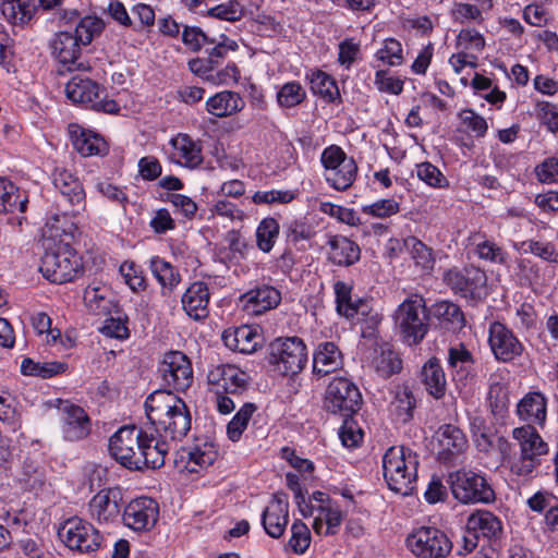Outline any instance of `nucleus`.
Returning a JSON list of instances; mask_svg holds the SVG:
<instances>
[{"mask_svg": "<svg viewBox=\"0 0 558 558\" xmlns=\"http://www.w3.org/2000/svg\"><path fill=\"white\" fill-rule=\"evenodd\" d=\"M361 404L362 395L350 379L338 377L328 385L325 405L329 412L350 416L360 410Z\"/></svg>", "mask_w": 558, "mask_h": 558, "instance_id": "11", "label": "nucleus"}, {"mask_svg": "<svg viewBox=\"0 0 558 558\" xmlns=\"http://www.w3.org/2000/svg\"><path fill=\"white\" fill-rule=\"evenodd\" d=\"M415 407L416 400L412 390L408 386H399L389 407L396 421L407 423L412 420Z\"/></svg>", "mask_w": 558, "mask_h": 558, "instance_id": "37", "label": "nucleus"}, {"mask_svg": "<svg viewBox=\"0 0 558 558\" xmlns=\"http://www.w3.org/2000/svg\"><path fill=\"white\" fill-rule=\"evenodd\" d=\"M374 365L376 372L383 378H388L402 368L399 355L390 349H381L380 353L374 359Z\"/></svg>", "mask_w": 558, "mask_h": 558, "instance_id": "45", "label": "nucleus"}, {"mask_svg": "<svg viewBox=\"0 0 558 558\" xmlns=\"http://www.w3.org/2000/svg\"><path fill=\"white\" fill-rule=\"evenodd\" d=\"M123 495L120 488L99 490L88 502V512L98 523H110L118 520L123 507Z\"/></svg>", "mask_w": 558, "mask_h": 558, "instance_id": "18", "label": "nucleus"}, {"mask_svg": "<svg viewBox=\"0 0 558 558\" xmlns=\"http://www.w3.org/2000/svg\"><path fill=\"white\" fill-rule=\"evenodd\" d=\"M142 429L136 426H123L119 428L109 439L110 454L121 465L129 470H137V457L140 451H132L134 446H138Z\"/></svg>", "mask_w": 558, "mask_h": 558, "instance_id": "15", "label": "nucleus"}, {"mask_svg": "<svg viewBox=\"0 0 558 558\" xmlns=\"http://www.w3.org/2000/svg\"><path fill=\"white\" fill-rule=\"evenodd\" d=\"M317 511L326 522L325 535H333L342 522V512L339 507L331 505L318 506Z\"/></svg>", "mask_w": 558, "mask_h": 558, "instance_id": "60", "label": "nucleus"}, {"mask_svg": "<svg viewBox=\"0 0 558 558\" xmlns=\"http://www.w3.org/2000/svg\"><path fill=\"white\" fill-rule=\"evenodd\" d=\"M474 357L470 350L462 343H456L449 347L447 355V366L454 381L465 379L473 365Z\"/></svg>", "mask_w": 558, "mask_h": 558, "instance_id": "33", "label": "nucleus"}, {"mask_svg": "<svg viewBox=\"0 0 558 558\" xmlns=\"http://www.w3.org/2000/svg\"><path fill=\"white\" fill-rule=\"evenodd\" d=\"M502 531L501 521L488 510H477L466 521V532L486 539L497 538Z\"/></svg>", "mask_w": 558, "mask_h": 558, "instance_id": "30", "label": "nucleus"}, {"mask_svg": "<svg viewBox=\"0 0 558 558\" xmlns=\"http://www.w3.org/2000/svg\"><path fill=\"white\" fill-rule=\"evenodd\" d=\"M416 453L403 446L390 447L383 457L384 477L388 487L398 494L413 493L417 477Z\"/></svg>", "mask_w": 558, "mask_h": 558, "instance_id": "3", "label": "nucleus"}, {"mask_svg": "<svg viewBox=\"0 0 558 558\" xmlns=\"http://www.w3.org/2000/svg\"><path fill=\"white\" fill-rule=\"evenodd\" d=\"M311 88L314 94L332 101L339 96L338 86L335 80L327 73L317 71L311 76Z\"/></svg>", "mask_w": 558, "mask_h": 558, "instance_id": "48", "label": "nucleus"}, {"mask_svg": "<svg viewBox=\"0 0 558 558\" xmlns=\"http://www.w3.org/2000/svg\"><path fill=\"white\" fill-rule=\"evenodd\" d=\"M434 315L450 324L452 329H460L464 326V315L460 307L451 302L441 301L435 304Z\"/></svg>", "mask_w": 558, "mask_h": 558, "instance_id": "49", "label": "nucleus"}, {"mask_svg": "<svg viewBox=\"0 0 558 558\" xmlns=\"http://www.w3.org/2000/svg\"><path fill=\"white\" fill-rule=\"evenodd\" d=\"M438 451V460L444 463H450L460 456L468 446L463 432L451 424L439 427L436 433Z\"/></svg>", "mask_w": 558, "mask_h": 558, "instance_id": "21", "label": "nucleus"}, {"mask_svg": "<svg viewBox=\"0 0 558 558\" xmlns=\"http://www.w3.org/2000/svg\"><path fill=\"white\" fill-rule=\"evenodd\" d=\"M411 242V255L415 260V264L424 270H432L434 268L435 259L433 257L432 250L427 247L422 241L412 238Z\"/></svg>", "mask_w": 558, "mask_h": 558, "instance_id": "53", "label": "nucleus"}, {"mask_svg": "<svg viewBox=\"0 0 558 558\" xmlns=\"http://www.w3.org/2000/svg\"><path fill=\"white\" fill-rule=\"evenodd\" d=\"M145 412L156 430H162L163 435H161L162 439H156L154 435L144 437L143 451L138 453L136 471L161 468L169 451L167 439H181L191 429L189 408L181 398L169 389H159L151 392L146 398Z\"/></svg>", "mask_w": 558, "mask_h": 558, "instance_id": "1", "label": "nucleus"}, {"mask_svg": "<svg viewBox=\"0 0 558 558\" xmlns=\"http://www.w3.org/2000/svg\"><path fill=\"white\" fill-rule=\"evenodd\" d=\"M268 362L281 375H296L306 365V345L299 337L277 338L268 345Z\"/></svg>", "mask_w": 558, "mask_h": 558, "instance_id": "5", "label": "nucleus"}, {"mask_svg": "<svg viewBox=\"0 0 558 558\" xmlns=\"http://www.w3.org/2000/svg\"><path fill=\"white\" fill-rule=\"evenodd\" d=\"M59 411L62 414V435L66 441H80L89 435L92 423L83 408L61 401Z\"/></svg>", "mask_w": 558, "mask_h": 558, "instance_id": "19", "label": "nucleus"}, {"mask_svg": "<svg viewBox=\"0 0 558 558\" xmlns=\"http://www.w3.org/2000/svg\"><path fill=\"white\" fill-rule=\"evenodd\" d=\"M150 270L165 289L172 290L180 282L179 272L170 263L159 257L151 258Z\"/></svg>", "mask_w": 558, "mask_h": 558, "instance_id": "42", "label": "nucleus"}, {"mask_svg": "<svg viewBox=\"0 0 558 558\" xmlns=\"http://www.w3.org/2000/svg\"><path fill=\"white\" fill-rule=\"evenodd\" d=\"M289 523V502L284 494L277 493L262 514L265 532L272 538L283 535Z\"/></svg>", "mask_w": 558, "mask_h": 558, "instance_id": "20", "label": "nucleus"}, {"mask_svg": "<svg viewBox=\"0 0 558 558\" xmlns=\"http://www.w3.org/2000/svg\"><path fill=\"white\" fill-rule=\"evenodd\" d=\"M1 12L12 24L25 23L31 20L32 16L29 5L22 0H3Z\"/></svg>", "mask_w": 558, "mask_h": 558, "instance_id": "50", "label": "nucleus"}, {"mask_svg": "<svg viewBox=\"0 0 558 558\" xmlns=\"http://www.w3.org/2000/svg\"><path fill=\"white\" fill-rule=\"evenodd\" d=\"M182 306L185 313L196 320L208 315L209 290L202 281L193 282L182 295Z\"/></svg>", "mask_w": 558, "mask_h": 558, "instance_id": "28", "label": "nucleus"}, {"mask_svg": "<svg viewBox=\"0 0 558 558\" xmlns=\"http://www.w3.org/2000/svg\"><path fill=\"white\" fill-rule=\"evenodd\" d=\"M84 303L90 313L98 316L109 315L114 306L109 289L93 284L84 291Z\"/></svg>", "mask_w": 558, "mask_h": 558, "instance_id": "36", "label": "nucleus"}, {"mask_svg": "<svg viewBox=\"0 0 558 558\" xmlns=\"http://www.w3.org/2000/svg\"><path fill=\"white\" fill-rule=\"evenodd\" d=\"M512 438L518 441L520 454L508 460L511 474L523 480L533 478L541 458L548 453L547 442L530 424L513 428Z\"/></svg>", "mask_w": 558, "mask_h": 558, "instance_id": "4", "label": "nucleus"}, {"mask_svg": "<svg viewBox=\"0 0 558 558\" xmlns=\"http://www.w3.org/2000/svg\"><path fill=\"white\" fill-rule=\"evenodd\" d=\"M538 180L543 183H554L558 181V159L548 158L535 169Z\"/></svg>", "mask_w": 558, "mask_h": 558, "instance_id": "64", "label": "nucleus"}, {"mask_svg": "<svg viewBox=\"0 0 558 558\" xmlns=\"http://www.w3.org/2000/svg\"><path fill=\"white\" fill-rule=\"evenodd\" d=\"M72 234L60 230L56 226H47L44 231L41 257L39 270L53 283H65L74 280L83 274L82 258L71 246Z\"/></svg>", "mask_w": 558, "mask_h": 558, "instance_id": "2", "label": "nucleus"}, {"mask_svg": "<svg viewBox=\"0 0 558 558\" xmlns=\"http://www.w3.org/2000/svg\"><path fill=\"white\" fill-rule=\"evenodd\" d=\"M0 421L12 432L21 426V416L16 411L15 401L3 389L0 390Z\"/></svg>", "mask_w": 558, "mask_h": 558, "instance_id": "47", "label": "nucleus"}, {"mask_svg": "<svg viewBox=\"0 0 558 558\" xmlns=\"http://www.w3.org/2000/svg\"><path fill=\"white\" fill-rule=\"evenodd\" d=\"M306 98V92L298 82L283 84L277 93V102L281 108H294Z\"/></svg>", "mask_w": 558, "mask_h": 558, "instance_id": "43", "label": "nucleus"}, {"mask_svg": "<svg viewBox=\"0 0 558 558\" xmlns=\"http://www.w3.org/2000/svg\"><path fill=\"white\" fill-rule=\"evenodd\" d=\"M449 483L453 497L462 504H490L496 499L486 477L471 470L451 473Z\"/></svg>", "mask_w": 558, "mask_h": 558, "instance_id": "8", "label": "nucleus"}, {"mask_svg": "<svg viewBox=\"0 0 558 558\" xmlns=\"http://www.w3.org/2000/svg\"><path fill=\"white\" fill-rule=\"evenodd\" d=\"M159 506L148 497L136 498L125 506L122 519L124 524L137 532L149 531L157 523Z\"/></svg>", "mask_w": 558, "mask_h": 558, "instance_id": "16", "label": "nucleus"}, {"mask_svg": "<svg viewBox=\"0 0 558 558\" xmlns=\"http://www.w3.org/2000/svg\"><path fill=\"white\" fill-rule=\"evenodd\" d=\"M182 40L193 51H198L204 44L215 43V39H209L201 28L187 26L183 29Z\"/></svg>", "mask_w": 558, "mask_h": 558, "instance_id": "62", "label": "nucleus"}, {"mask_svg": "<svg viewBox=\"0 0 558 558\" xmlns=\"http://www.w3.org/2000/svg\"><path fill=\"white\" fill-rule=\"evenodd\" d=\"M245 106L240 94L223 90L209 97L206 101V110L217 118H226L241 111Z\"/></svg>", "mask_w": 558, "mask_h": 558, "instance_id": "32", "label": "nucleus"}, {"mask_svg": "<svg viewBox=\"0 0 558 558\" xmlns=\"http://www.w3.org/2000/svg\"><path fill=\"white\" fill-rule=\"evenodd\" d=\"M333 291L337 313L348 319L356 317L357 323H365L366 328L362 330V336H371L380 322L379 314L374 312L365 300H352L351 284L344 281H337L333 284Z\"/></svg>", "mask_w": 558, "mask_h": 558, "instance_id": "9", "label": "nucleus"}, {"mask_svg": "<svg viewBox=\"0 0 558 558\" xmlns=\"http://www.w3.org/2000/svg\"><path fill=\"white\" fill-rule=\"evenodd\" d=\"M278 235V221L270 217L263 219L256 229L257 247L264 253H269L274 247Z\"/></svg>", "mask_w": 558, "mask_h": 558, "instance_id": "41", "label": "nucleus"}, {"mask_svg": "<svg viewBox=\"0 0 558 558\" xmlns=\"http://www.w3.org/2000/svg\"><path fill=\"white\" fill-rule=\"evenodd\" d=\"M408 547L418 558H444L452 543L445 532L433 526H421L407 538Z\"/></svg>", "mask_w": 558, "mask_h": 558, "instance_id": "10", "label": "nucleus"}, {"mask_svg": "<svg viewBox=\"0 0 558 558\" xmlns=\"http://www.w3.org/2000/svg\"><path fill=\"white\" fill-rule=\"evenodd\" d=\"M68 132L74 148L84 157L105 155L108 150L107 143L98 134L83 129L76 123L68 126Z\"/></svg>", "mask_w": 558, "mask_h": 558, "instance_id": "24", "label": "nucleus"}, {"mask_svg": "<svg viewBox=\"0 0 558 558\" xmlns=\"http://www.w3.org/2000/svg\"><path fill=\"white\" fill-rule=\"evenodd\" d=\"M445 281L454 291L463 298L474 299L480 295V290L486 282V276L480 269H465L463 272L449 270L445 275Z\"/></svg>", "mask_w": 558, "mask_h": 558, "instance_id": "22", "label": "nucleus"}, {"mask_svg": "<svg viewBox=\"0 0 558 558\" xmlns=\"http://www.w3.org/2000/svg\"><path fill=\"white\" fill-rule=\"evenodd\" d=\"M422 380L430 396L441 399L446 395L447 379L440 361L430 357L422 368Z\"/></svg>", "mask_w": 558, "mask_h": 558, "instance_id": "35", "label": "nucleus"}, {"mask_svg": "<svg viewBox=\"0 0 558 558\" xmlns=\"http://www.w3.org/2000/svg\"><path fill=\"white\" fill-rule=\"evenodd\" d=\"M65 95L72 102L98 112L119 111V105L108 97L106 89L83 74H76L68 82Z\"/></svg>", "mask_w": 558, "mask_h": 558, "instance_id": "6", "label": "nucleus"}, {"mask_svg": "<svg viewBox=\"0 0 558 558\" xmlns=\"http://www.w3.org/2000/svg\"><path fill=\"white\" fill-rule=\"evenodd\" d=\"M427 311L421 295H411L404 300L395 313V323L405 342L417 344L427 330Z\"/></svg>", "mask_w": 558, "mask_h": 558, "instance_id": "7", "label": "nucleus"}, {"mask_svg": "<svg viewBox=\"0 0 558 558\" xmlns=\"http://www.w3.org/2000/svg\"><path fill=\"white\" fill-rule=\"evenodd\" d=\"M320 210L332 217H337L341 222L349 226H355L360 221V218L353 209L338 206L328 202L320 204Z\"/></svg>", "mask_w": 558, "mask_h": 558, "instance_id": "58", "label": "nucleus"}, {"mask_svg": "<svg viewBox=\"0 0 558 558\" xmlns=\"http://www.w3.org/2000/svg\"><path fill=\"white\" fill-rule=\"evenodd\" d=\"M291 536L288 541V547L296 555L304 554L311 545V531L301 520H295L290 529Z\"/></svg>", "mask_w": 558, "mask_h": 558, "instance_id": "44", "label": "nucleus"}, {"mask_svg": "<svg viewBox=\"0 0 558 558\" xmlns=\"http://www.w3.org/2000/svg\"><path fill=\"white\" fill-rule=\"evenodd\" d=\"M520 420L530 425H543L546 420V398L541 392H530L517 405Z\"/></svg>", "mask_w": 558, "mask_h": 558, "instance_id": "34", "label": "nucleus"}, {"mask_svg": "<svg viewBox=\"0 0 558 558\" xmlns=\"http://www.w3.org/2000/svg\"><path fill=\"white\" fill-rule=\"evenodd\" d=\"M328 259L337 266L349 267L360 260V246L347 236L332 235L328 240Z\"/></svg>", "mask_w": 558, "mask_h": 558, "instance_id": "29", "label": "nucleus"}, {"mask_svg": "<svg viewBox=\"0 0 558 558\" xmlns=\"http://www.w3.org/2000/svg\"><path fill=\"white\" fill-rule=\"evenodd\" d=\"M417 177L433 187H442L448 182L440 170L430 162H422L416 167Z\"/></svg>", "mask_w": 558, "mask_h": 558, "instance_id": "54", "label": "nucleus"}, {"mask_svg": "<svg viewBox=\"0 0 558 558\" xmlns=\"http://www.w3.org/2000/svg\"><path fill=\"white\" fill-rule=\"evenodd\" d=\"M476 253L480 258L489 260L492 263L505 264L507 253L492 241H483L476 245Z\"/></svg>", "mask_w": 558, "mask_h": 558, "instance_id": "59", "label": "nucleus"}, {"mask_svg": "<svg viewBox=\"0 0 558 558\" xmlns=\"http://www.w3.org/2000/svg\"><path fill=\"white\" fill-rule=\"evenodd\" d=\"M288 488L294 494L295 501L304 517L313 514L314 507L305 502V496L302 492L299 475L294 473L286 474Z\"/></svg>", "mask_w": 558, "mask_h": 558, "instance_id": "61", "label": "nucleus"}, {"mask_svg": "<svg viewBox=\"0 0 558 558\" xmlns=\"http://www.w3.org/2000/svg\"><path fill=\"white\" fill-rule=\"evenodd\" d=\"M362 210L376 218H388L399 213L400 205L393 198H385L363 206Z\"/></svg>", "mask_w": 558, "mask_h": 558, "instance_id": "52", "label": "nucleus"}, {"mask_svg": "<svg viewBox=\"0 0 558 558\" xmlns=\"http://www.w3.org/2000/svg\"><path fill=\"white\" fill-rule=\"evenodd\" d=\"M52 182L57 190L65 197V199L77 210L85 206V192L76 177L72 172L63 168H57L52 173Z\"/></svg>", "mask_w": 558, "mask_h": 558, "instance_id": "27", "label": "nucleus"}, {"mask_svg": "<svg viewBox=\"0 0 558 558\" xmlns=\"http://www.w3.org/2000/svg\"><path fill=\"white\" fill-rule=\"evenodd\" d=\"M158 372L168 387L186 390L193 383V368L189 357L180 351H169L158 367Z\"/></svg>", "mask_w": 558, "mask_h": 558, "instance_id": "13", "label": "nucleus"}, {"mask_svg": "<svg viewBox=\"0 0 558 558\" xmlns=\"http://www.w3.org/2000/svg\"><path fill=\"white\" fill-rule=\"evenodd\" d=\"M357 173V166L352 159L344 161L339 168L326 173V181L338 191H345L349 189Z\"/></svg>", "mask_w": 558, "mask_h": 558, "instance_id": "39", "label": "nucleus"}, {"mask_svg": "<svg viewBox=\"0 0 558 558\" xmlns=\"http://www.w3.org/2000/svg\"><path fill=\"white\" fill-rule=\"evenodd\" d=\"M256 409L257 408L254 403L247 402L242 405L234 417L229 422L227 426V434L232 441L240 439Z\"/></svg>", "mask_w": 558, "mask_h": 558, "instance_id": "46", "label": "nucleus"}, {"mask_svg": "<svg viewBox=\"0 0 558 558\" xmlns=\"http://www.w3.org/2000/svg\"><path fill=\"white\" fill-rule=\"evenodd\" d=\"M342 366V354L333 342L318 344L313 356V371L316 375L326 376Z\"/></svg>", "mask_w": 558, "mask_h": 558, "instance_id": "31", "label": "nucleus"}, {"mask_svg": "<svg viewBox=\"0 0 558 558\" xmlns=\"http://www.w3.org/2000/svg\"><path fill=\"white\" fill-rule=\"evenodd\" d=\"M488 342L495 357L504 363L513 361L524 350L513 331L499 322L490 324Z\"/></svg>", "mask_w": 558, "mask_h": 558, "instance_id": "17", "label": "nucleus"}, {"mask_svg": "<svg viewBox=\"0 0 558 558\" xmlns=\"http://www.w3.org/2000/svg\"><path fill=\"white\" fill-rule=\"evenodd\" d=\"M58 535L70 549L81 553L95 551L101 543L99 532L77 517L68 519L60 526Z\"/></svg>", "mask_w": 558, "mask_h": 558, "instance_id": "12", "label": "nucleus"}, {"mask_svg": "<svg viewBox=\"0 0 558 558\" xmlns=\"http://www.w3.org/2000/svg\"><path fill=\"white\" fill-rule=\"evenodd\" d=\"M294 198V194L290 191H257L252 199L255 204H271V203H290Z\"/></svg>", "mask_w": 558, "mask_h": 558, "instance_id": "63", "label": "nucleus"}, {"mask_svg": "<svg viewBox=\"0 0 558 558\" xmlns=\"http://www.w3.org/2000/svg\"><path fill=\"white\" fill-rule=\"evenodd\" d=\"M352 159L348 157L341 147L330 145L326 147L320 156V161L326 169L327 173L336 168H339L344 161Z\"/></svg>", "mask_w": 558, "mask_h": 558, "instance_id": "57", "label": "nucleus"}, {"mask_svg": "<svg viewBox=\"0 0 558 558\" xmlns=\"http://www.w3.org/2000/svg\"><path fill=\"white\" fill-rule=\"evenodd\" d=\"M170 145L173 151L170 159L185 168L195 169L203 162L202 147L194 142L187 134H178L172 137Z\"/></svg>", "mask_w": 558, "mask_h": 558, "instance_id": "23", "label": "nucleus"}, {"mask_svg": "<svg viewBox=\"0 0 558 558\" xmlns=\"http://www.w3.org/2000/svg\"><path fill=\"white\" fill-rule=\"evenodd\" d=\"M280 301L281 293L270 286L258 287L242 296L244 310L253 315H260L276 307Z\"/></svg>", "mask_w": 558, "mask_h": 558, "instance_id": "26", "label": "nucleus"}, {"mask_svg": "<svg viewBox=\"0 0 558 558\" xmlns=\"http://www.w3.org/2000/svg\"><path fill=\"white\" fill-rule=\"evenodd\" d=\"M19 190L10 182L0 178V214L14 213L16 209L23 214L26 210L27 198H20Z\"/></svg>", "mask_w": 558, "mask_h": 558, "instance_id": "38", "label": "nucleus"}, {"mask_svg": "<svg viewBox=\"0 0 558 558\" xmlns=\"http://www.w3.org/2000/svg\"><path fill=\"white\" fill-rule=\"evenodd\" d=\"M52 56L62 63L68 71H88L90 64L82 59V45L71 32H59L50 41Z\"/></svg>", "mask_w": 558, "mask_h": 558, "instance_id": "14", "label": "nucleus"}, {"mask_svg": "<svg viewBox=\"0 0 558 558\" xmlns=\"http://www.w3.org/2000/svg\"><path fill=\"white\" fill-rule=\"evenodd\" d=\"M208 15L223 21L235 22L244 15V8L233 0L209 9Z\"/></svg>", "mask_w": 558, "mask_h": 558, "instance_id": "51", "label": "nucleus"}, {"mask_svg": "<svg viewBox=\"0 0 558 558\" xmlns=\"http://www.w3.org/2000/svg\"><path fill=\"white\" fill-rule=\"evenodd\" d=\"M187 454L189 462H193L201 468L211 465L218 457V452L213 444H204L202 447L197 446L193 450L189 451Z\"/></svg>", "mask_w": 558, "mask_h": 558, "instance_id": "55", "label": "nucleus"}, {"mask_svg": "<svg viewBox=\"0 0 558 558\" xmlns=\"http://www.w3.org/2000/svg\"><path fill=\"white\" fill-rule=\"evenodd\" d=\"M105 28V23L97 16H85L80 20L72 33L82 46L89 45Z\"/></svg>", "mask_w": 558, "mask_h": 558, "instance_id": "40", "label": "nucleus"}, {"mask_svg": "<svg viewBox=\"0 0 558 558\" xmlns=\"http://www.w3.org/2000/svg\"><path fill=\"white\" fill-rule=\"evenodd\" d=\"M377 58L389 65H399L402 62V46L393 39L388 38L384 43V47L376 53Z\"/></svg>", "mask_w": 558, "mask_h": 558, "instance_id": "56", "label": "nucleus"}, {"mask_svg": "<svg viewBox=\"0 0 558 558\" xmlns=\"http://www.w3.org/2000/svg\"><path fill=\"white\" fill-rule=\"evenodd\" d=\"M262 339V335L257 329L247 325H243L233 330H226L222 333V340L227 348L244 354L255 352Z\"/></svg>", "mask_w": 558, "mask_h": 558, "instance_id": "25", "label": "nucleus"}]
</instances>
